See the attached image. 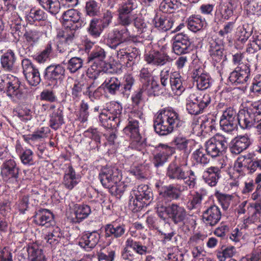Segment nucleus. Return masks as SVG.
Instances as JSON below:
<instances>
[{
	"label": "nucleus",
	"instance_id": "obj_1",
	"mask_svg": "<svg viewBox=\"0 0 261 261\" xmlns=\"http://www.w3.org/2000/svg\"><path fill=\"white\" fill-rule=\"evenodd\" d=\"M178 114L171 109L159 111L154 116L153 127L154 131L160 136L171 134L175 127L181 125Z\"/></svg>",
	"mask_w": 261,
	"mask_h": 261
},
{
	"label": "nucleus",
	"instance_id": "obj_2",
	"mask_svg": "<svg viewBox=\"0 0 261 261\" xmlns=\"http://www.w3.org/2000/svg\"><path fill=\"white\" fill-rule=\"evenodd\" d=\"M99 178L102 185L109 189L113 195H120L125 191L126 185L120 181L119 170L114 167H103L99 173Z\"/></svg>",
	"mask_w": 261,
	"mask_h": 261
},
{
	"label": "nucleus",
	"instance_id": "obj_3",
	"mask_svg": "<svg viewBox=\"0 0 261 261\" xmlns=\"http://www.w3.org/2000/svg\"><path fill=\"white\" fill-rule=\"evenodd\" d=\"M122 107L118 102H111L99 116L102 126L107 128L118 126L121 121Z\"/></svg>",
	"mask_w": 261,
	"mask_h": 261
},
{
	"label": "nucleus",
	"instance_id": "obj_4",
	"mask_svg": "<svg viewBox=\"0 0 261 261\" xmlns=\"http://www.w3.org/2000/svg\"><path fill=\"white\" fill-rule=\"evenodd\" d=\"M243 56L241 53H237L233 56V62L238 64L235 70L229 76V81L235 85L246 82L250 75V68L247 64L242 62Z\"/></svg>",
	"mask_w": 261,
	"mask_h": 261
},
{
	"label": "nucleus",
	"instance_id": "obj_5",
	"mask_svg": "<svg viewBox=\"0 0 261 261\" xmlns=\"http://www.w3.org/2000/svg\"><path fill=\"white\" fill-rule=\"evenodd\" d=\"M106 58V54L104 50L101 47H97L93 50L88 57L89 62H93L91 69H88V73L93 71V74L91 78L96 80L98 79H104L106 77L107 73L103 71L102 67L105 65L104 59Z\"/></svg>",
	"mask_w": 261,
	"mask_h": 261
},
{
	"label": "nucleus",
	"instance_id": "obj_6",
	"mask_svg": "<svg viewBox=\"0 0 261 261\" xmlns=\"http://www.w3.org/2000/svg\"><path fill=\"white\" fill-rule=\"evenodd\" d=\"M229 140L228 137L217 134L205 142V151L212 158L219 156L227 148Z\"/></svg>",
	"mask_w": 261,
	"mask_h": 261
},
{
	"label": "nucleus",
	"instance_id": "obj_7",
	"mask_svg": "<svg viewBox=\"0 0 261 261\" xmlns=\"http://www.w3.org/2000/svg\"><path fill=\"white\" fill-rule=\"evenodd\" d=\"M184 189H181L180 187H175L173 185L162 187L161 190L159 191V197L156 205V210H165L164 206L170 205V202L179 198L180 193Z\"/></svg>",
	"mask_w": 261,
	"mask_h": 261
},
{
	"label": "nucleus",
	"instance_id": "obj_8",
	"mask_svg": "<svg viewBox=\"0 0 261 261\" xmlns=\"http://www.w3.org/2000/svg\"><path fill=\"white\" fill-rule=\"evenodd\" d=\"M165 210L161 208L156 210L159 217L162 219H166L167 217L170 218L175 224L182 222L186 219L187 212L185 208L176 203H172L164 206Z\"/></svg>",
	"mask_w": 261,
	"mask_h": 261
},
{
	"label": "nucleus",
	"instance_id": "obj_9",
	"mask_svg": "<svg viewBox=\"0 0 261 261\" xmlns=\"http://www.w3.org/2000/svg\"><path fill=\"white\" fill-rule=\"evenodd\" d=\"M81 13L74 9L65 11L62 15L63 24L71 32H74L86 24V19L82 18Z\"/></svg>",
	"mask_w": 261,
	"mask_h": 261
},
{
	"label": "nucleus",
	"instance_id": "obj_10",
	"mask_svg": "<svg viewBox=\"0 0 261 261\" xmlns=\"http://www.w3.org/2000/svg\"><path fill=\"white\" fill-rule=\"evenodd\" d=\"M120 25L122 27L113 29L108 35L107 42L113 49H116L121 44L128 41L130 38L127 26Z\"/></svg>",
	"mask_w": 261,
	"mask_h": 261
},
{
	"label": "nucleus",
	"instance_id": "obj_11",
	"mask_svg": "<svg viewBox=\"0 0 261 261\" xmlns=\"http://www.w3.org/2000/svg\"><path fill=\"white\" fill-rule=\"evenodd\" d=\"M6 84L7 94L11 97L20 99L23 96V88L18 78L11 74L4 76L0 79V84Z\"/></svg>",
	"mask_w": 261,
	"mask_h": 261
},
{
	"label": "nucleus",
	"instance_id": "obj_12",
	"mask_svg": "<svg viewBox=\"0 0 261 261\" xmlns=\"http://www.w3.org/2000/svg\"><path fill=\"white\" fill-rule=\"evenodd\" d=\"M193 84L200 90H205L212 85L210 75L202 67H195L191 73Z\"/></svg>",
	"mask_w": 261,
	"mask_h": 261
},
{
	"label": "nucleus",
	"instance_id": "obj_13",
	"mask_svg": "<svg viewBox=\"0 0 261 261\" xmlns=\"http://www.w3.org/2000/svg\"><path fill=\"white\" fill-rule=\"evenodd\" d=\"M21 65L23 73L29 84L34 86L38 85L41 81L38 69L34 66L32 62L28 59H23Z\"/></svg>",
	"mask_w": 261,
	"mask_h": 261
},
{
	"label": "nucleus",
	"instance_id": "obj_14",
	"mask_svg": "<svg viewBox=\"0 0 261 261\" xmlns=\"http://www.w3.org/2000/svg\"><path fill=\"white\" fill-rule=\"evenodd\" d=\"M238 123L243 129H250L258 123L261 118L255 114L250 109L242 110L238 113Z\"/></svg>",
	"mask_w": 261,
	"mask_h": 261
},
{
	"label": "nucleus",
	"instance_id": "obj_15",
	"mask_svg": "<svg viewBox=\"0 0 261 261\" xmlns=\"http://www.w3.org/2000/svg\"><path fill=\"white\" fill-rule=\"evenodd\" d=\"M234 9L235 7L231 0L221 3L215 11L214 21L219 23L221 22L223 19L228 20L233 15Z\"/></svg>",
	"mask_w": 261,
	"mask_h": 261
},
{
	"label": "nucleus",
	"instance_id": "obj_16",
	"mask_svg": "<svg viewBox=\"0 0 261 261\" xmlns=\"http://www.w3.org/2000/svg\"><path fill=\"white\" fill-rule=\"evenodd\" d=\"M49 126L54 130H57L64 123L63 108H57L55 105L49 106Z\"/></svg>",
	"mask_w": 261,
	"mask_h": 261
},
{
	"label": "nucleus",
	"instance_id": "obj_17",
	"mask_svg": "<svg viewBox=\"0 0 261 261\" xmlns=\"http://www.w3.org/2000/svg\"><path fill=\"white\" fill-rule=\"evenodd\" d=\"M221 216L220 208L216 205H213L203 212L202 219L206 226H214L220 220Z\"/></svg>",
	"mask_w": 261,
	"mask_h": 261
},
{
	"label": "nucleus",
	"instance_id": "obj_18",
	"mask_svg": "<svg viewBox=\"0 0 261 261\" xmlns=\"http://www.w3.org/2000/svg\"><path fill=\"white\" fill-rule=\"evenodd\" d=\"M250 144V139L248 135L237 136L231 142L230 151L233 154L238 155L246 150Z\"/></svg>",
	"mask_w": 261,
	"mask_h": 261
},
{
	"label": "nucleus",
	"instance_id": "obj_19",
	"mask_svg": "<svg viewBox=\"0 0 261 261\" xmlns=\"http://www.w3.org/2000/svg\"><path fill=\"white\" fill-rule=\"evenodd\" d=\"M158 149L159 152L154 155L153 159V163L155 167L163 165L174 152L173 148L163 144H160L158 146Z\"/></svg>",
	"mask_w": 261,
	"mask_h": 261
},
{
	"label": "nucleus",
	"instance_id": "obj_20",
	"mask_svg": "<svg viewBox=\"0 0 261 261\" xmlns=\"http://www.w3.org/2000/svg\"><path fill=\"white\" fill-rule=\"evenodd\" d=\"M65 74V69L60 64L51 65L45 70L44 78L49 83L56 84L58 80L62 79Z\"/></svg>",
	"mask_w": 261,
	"mask_h": 261
},
{
	"label": "nucleus",
	"instance_id": "obj_21",
	"mask_svg": "<svg viewBox=\"0 0 261 261\" xmlns=\"http://www.w3.org/2000/svg\"><path fill=\"white\" fill-rule=\"evenodd\" d=\"M100 239V234L96 231L87 232L81 238L79 244L86 251H90L97 244Z\"/></svg>",
	"mask_w": 261,
	"mask_h": 261
},
{
	"label": "nucleus",
	"instance_id": "obj_22",
	"mask_svg": "<svg viewBox=\"0 0 261 261\" xmlns=\"http://www.w3.org/2000/svg\"><path fill=\"white\" fill-rule=\"evenodd\" d=\"M166 176L170 179L177 180H185L188 177L184 167L178 165L175 161L169 164L166 170Z\"/></svg>",
	"mask_w": 261,
	"mask_h": 261
},
{
	"label": "nucleus",
	"instance_id": "obj_23",
	"mask_svg": "<svg viewBox=\"0 0 261 261\" xmlns=\"http://www.w3.org/2000/svg\"><path fill=\"white\" fill-rule=\"evenodd\" d=\"M33 222L40 226L48 227L54 224L53 214L47 209H40L33 216Z\"/></svg>",
	"mask_w": 261,
	"mask_h": 261
},
{
	"label": "nucleus",
	"instance_id": "obj_24",
	"mask_svg": "<svg viewBox=\"0 0 261 261\" xmlns=\"http://www.w3.org/2000/svg\"><path fill=\"white\" fill-rule=\"evenodd\" d=\"M100 79L103 83L99 86L96 90H94L93 94L97 95V93L101 88H103L107 91L109 93L115 95L118 92L120 88L121 82L120 81L115 77H112L109 79Z\"/></svg>",
	"mask_w": 261,
	"mask_h": 261
},
{
	"label": "nucleus",
	"instance_id": "obj_25",
	"mask_svg": "<svg viewBox=\"0 0 261 261\" xmlns=\"http://www.w3.org/2000/svg\"><path fill=\"white\" fill-rule=\"evenodd\" d=\"M19 171L16 163L13 159L6 160L1 166V174L4 177L17 179Z\"/></svg>",
	"mask_w": 261,
	"mask_h": 261
},
{
	"label": "nucleus",
	"instance_id": "obj_26",
	"mask_svg": "<svg viewBox=\"0 0 261 261\" xmlns=\"http://www.w3.org/2000/svg\"><path fill=\"white\" fill-rule=\"evenodd\" d=\"M95 87L94 83L88 85H85L82 82H78L74 83L72 89V94L73 97H78L81 95L83 93L84 95H88L90 98L92 96H96V94H93V89Z\"/></svg>",
	"mask_w": 261,
	"mask_h": 261
},
{
	"label": "nucleus",
	"instance_id": "obj_27",
	"mask_svg": "<svg viewBox=\"0 0 261 261\" xmlns=\"http://www.w3.org/2000/svg\"><path fill=\"white\" fill-rule=\"evenodd\" d=\"M167 55L160 51L150 53L145 55V60L148 64L156 66H162L169 61Z\"/></svg>",
	"mask_w": 261,
	"mask_h": 261
},
{
	"label": "nucleus",
	"instance_id": "obj_28",
	"mask_svg": "<svg viewBox=\"0 0 261 261\" xmlns=\"http://www.w3.org/2000/svg\"><path fill=\"white\" fill-rule=\"evenodd\" d=\"M81 176L76 174L74 169L70 166L66 171L63 180V184L66 188L72 190L80 181Z\"/></svg>",
	"mask_w": 261,
	"mask_h": 261
},
{
	"label": "nucleus",
	"instance_id": "obj_29",
	"mask_svg": "<svg viewBox=\"0 0 261 261\" xmlns=\"http://www.w3.org/2000/svg\"><path fill=\"white\" fill-rule=\"evenodd\" d=\"M74 32H71L69 34H64L62 36L59 37V41L57 42V50L60 53H64L68 51L69 53L71 52V47L73 45L74 38ZM69 54L67 55L69 57Z\"/></svg>",
	"mask_w": 261,
	"mask_h": 261
},
{
	"label": "nucleus",
	"instance_id": "obj_30",
	"mask_svg": "<svg viewBox=\"0 0 261 261\" xmlns=\"http://www.w3.org/2000/svg\"><path fill=\"white\" fill-rule=\"evenodd\" d=\"M221 170L218 167H210L203 173L204 181L211 187L215 186L220 178Z\"/></svg>",
	"mask_w": 261,
	"mask_h": 261
},
{
	"label": "nucleus",
	"instance_id": "obj_31",
	"mask_svg": "<svg viewBox=\"0 0 261 261\" xmlns=\"http://www.w3.org/2000/svg\"><path fill=\"white\" fill-rule=\"evenodd\" d=\"M185 81L179 73L174 72L170 78V85L173 93L180 95L185 90Z\"/></svg>",
	"mask_w": 261,
	"mask_h": 261
},
{
	"label": "nucleus",
	"instance_id": "obj_32",
	"mask_svg": "<svg viewBox=\"0 0 261 261\" xmlns=\"http://www.w3.org/2000/svg\"><path fill=\"white\" fill-rule=\"evenodd\" d=\"M105 229L106 237L119 238L125 234L126 226L124 224H108L106 225Z\"/></svg>",
	"mask_w": 261,
	"mask_h": 261
},
{
	"label": "nucleus",
	"instance_id": "obj_33",
	"mask_svg": "<svg viewBox=\"0 0 261 261\" xmlns=\"http://www.w3.org/2000/svg\"><path fill=\"white\" fill-rule=\"evenodd\" d=\"M91 213L90 207L86 204H75L74 207V217L72 221L74 223H80L87 218Z\"/></svg>",
	"mask_w": 261,
	"mask_h": 261
},
{
	"label": "nucleus",
	"instance_id": "obj_34",
	"mask_svg": "<svg viewBox=\"0 0 261 261\" xmlns=\"http://www.w3.org/2000/svg\"><path fill=\"white\" fill-rule=\"evenodd\" d=\"M16 60V57L14 52L11 49L8 50L1 56V63L2 67L7 71L12 70Z\"/></svg>",
	"mask_w": 261,
	"mask_h": 261
},
{
	"label": "nucleus",
	"instance_id": "obj_35",
	"mask_svg": "<svg viewBox=\"0 0 261 261\" xmlns=\"http://www.w3.org/2000/svg\"><path fill=\"white\" fill-rule=\"evenodd\" d=\"M154 25L159 30L166 32L170 30L173 26V19L168 15L156 16L154 18Z\"/></svg>",
	"mask_w": 261,
	"mask_h": 261
},
{
	"label": "nucleus",
	"instance_id": "obj_36",
	"mask_svg": "<svg viewBox=\"0 0 261 261\" xmlns=\"http://www.w3.org/2000/svg\"><path fill=\"white\" fill-rule=\"evenodd\" d=\"M188 28L193 32H197L206 26L204 18L200 15H192L187 20Z\"/></svg>",
	"mask_w": 261,
	"mask_h": 261
},
{
	"label": "nucleus",
	"instance_id": "obj_37",
	"mask_svg": "<svg viewBox=\"0 0 261 261\" xmlns=\"http://www.w3.org/2000/svg\"><path fill=\"white\" fill-rule=\"evenodd\" d=\"M131 195L137 196L139 199L145 201L146 203L147 201H150L153 198V193L151 189L145 185L139 186L137 190H133L132 191Z\"/></svg>",
	"mask_w": 261,
	"mask_h": 261
},
{
	"label": "nucleus",
	"instance_id": "obj_38",
	"mask_svg": "<svg viewBox=\"0 0 261 261\" xmlns=\"http://www.w3.org/2000/svg\"><path fill=\"white\" fill-rule=\"evenodd\" d=\"M197 98L198 97L196 95H192L191 93H189L186 98V109L190 114L198 115L202 113L203 111L197 101Z\"/></svg>",
	"mask_w": 261,
	"mask_h": 261
},
{
	"label": "nucleus",
	"instance_id": "obj_39",
	"mask_svg": "<svg viewBox=\"0 0 261 261\" xmlns=\"http://www.w3.org/2000/svg\"><path fill=\"white\" fill-rule=\"evenodd\" d=\"M20 145H17L16 150L19 153L21 162L25 166H30L34 165L35 162L33 158V152L29 149L21 150Z\"/></svg>",
	"mask_w": 261,
	"mask_h": 261
},
{
	"label": "nucleus",
	"instance_id": "obj_40",
	"mask_svg": "<svg viewBox=\"0 0 261 261\" xmlns=\"http://www.w3.org/2000/svg\"><path fill=\"white\" fill-rule=\"evenodd\" d=\"M173 142L177 149L184 151L187 154L190 152V148L193 144L192 140L188 139L181 135L175 137Z\"/></svg>",
	"mask_w": 261,
	"mask_h": 261
},
{
	"label": "nucleus",
	"instance_id": "obj_41",
	"mask_svg": "<svg viewBox=\"0 0 261 261\" xmlns=\"http://www.w3.org/2000/svg\"><path fill=\"white\" fill-rule=\"evenodd\" d=\"M210 54L213 61L220 62L223 57V47L222 44L213 41L211 43Z\"/></svg>",
	"mask_w": 261,
	"mask_h": 261
},
{
	"label": "nucleus",
	"instance_id": "obj_42",
	"mask_svg": "<svg viewBox=\"0 0 261 261\" xmlns=\"http://www.w3.org/2000/svg\"><path fill=\"white\" fill-rule=\"evenodd\" d=\"M42 35V32L37 29L27 31L23 35L26 43L30 46H34L37 43Z\"/></svg>",
	"mask_w": 261,
	"mask_h": 261
},
{
	"label": "nucleus",
	"instance_id": "obj_43",
	"mask_svg": "<svg viewBox=\"0 0 261 261\" xmlns=\"http://www.w3.org/2000/svg\"><path fill=\"white\" fill-rule=\"evenodd\" d=\"M128 123L124 128V133L129 137H139V121L128 118Z\"/></svg>",
	"mask_w": 261,
	"mask_h": 261
},
{
	"label": "nucleus",
	"instance_id": "obj_44",
	"mask_svg": "<svg viewBox=\"0 0 261 261\" xmlns=\"http://www.w3.org/2000/svg\"><path fill=\"white\" fill-rule=\"evenodd\" d=\"M40 5L52 14H57L60 9L59 0H38Z\"/></svg>",
	"mask_w": 261,
	"mask_h": 261
},
{
	"label": "nucleus",
	"instance_id": "obj_45",
	"mask_svg": "<svg viewBox=\"0 0 261 261\" xmlns=\"http://www.w3.org/2000/svg\"><path fill=\"white\" fill-rule=\"evenodd\" d=\"M126 247L132 249L136 253L140 255H144L147 253L148 248L142 245V243L134 240L131 238H128L125 242Z\"/></svg>",
	"mask_w": 261,
	"mask_h": 261
},
{
	"label": "nucleus",
	"instance_id": "obj_46",
	"mask_svg": "<svg viewBox=\"0 0 261 261\" xmlns=\"http://www.w3.org/2000/svg\"><path fill=\"white\" fill-rule=\"evenodd\" d=\"M27 251L30 261H45L42 250L37 246L35 245L29 246Z\"/></svg>",
	"mask_w": 261,
	"mask_h": 261
},
{
	"label": "nucleus",
	"instance_id": "obj_47",
	"mask_svg": "<svg viewBox=\"0 0 261 261\" xmlns=\"http://www.w3.org/2000/svg\"><path fill=\"white\" fill-rule=\"evenodd\" d=\"M206 195L205 190L200 189L196 192L193 195L192 199L188 202V207L189 210L197 208L201 203L204 197Z\"/></svg>",
	"mask_w": 261,
	"mask_h": 261
},
{
	"label": "nucleus",
	"instance_id": "obj_48",
	"mask_svg": "<svg viewBox=\"0 0 261 261\" xmlns=\"http://www.w3.org/2000/svg\"><path fill=\"white\" fill-rule=\"evenodd\" d=\"M115 256V250L111 248H103L97 253L98 261H114Z\"/></svg>",
	"mask_w": 261,
	"mask_h": 261
},
{
	"label": "nucleus",
	"instance_id": "obj_49",
	"mask_svg": "<svg viewBox=\"0 0 261 261\" xmlns=\"http://www.w3.org/2000/svg\"><path fill=\"white\" fill-rule=\"evenodd\" d=\"M205 149L200 147L196 149L192 153V157L193 160L197 164L205 165L209 161L210 159L208 158V154L205 153Z\"/></svg>",
	"mask_w": 261,
	"mask_h": 261
},
{
	"label": "nucleus",
	"instance_id": "obj_50",
	"mask_svg": "<svg viewBox=\"0 0 261 261\" xmlns=\"http://www.w3.org/2000/svg\"><path fill=\"white\" fill-rule=\"evenodd\" d=\"M103 30L99 22V19L94 18L91 20L88 31L91 36L94 37H98Z\"/></svg>",
	"mask_w": 261,
	"mask_h": 261
},
{
	"label": "nucleus",
	"instance_id": "obj_51",
	"mask_svg": "<svg viewBox=\"0 0 261 261\" xmlns=\"http://www.w3.org/2000/svg\"><path fill=\"white\" fill-rule=\"evenodd\" d=\"M83 60L80 57H71L68 61L67 69L70 72L74 73L83 67Z\"/></svg>",
	"mask_w": 261,
	"mask_h": 261
},
{
	"label": "nucleus",
	"instance_id": "obj_52",
	"mask_svg": "<svg viewBox=\"0 0 261 261\" xmlns=\"http://www.w3.org/2000/svg\"><path fill=\"white\" fill-rule=\"evenodd\" d=\"M238 123V120H232L220 119V126L221 129L225 132L229 133L234 130Z\"/></svg>",
	"mask_w": 261,
	"mask_h": 261
},
{
	"label": "nucleus",
	"instance_id": "obj_53",
	"mask_svg": "<svg viewBox=\"0 0 261 261\" xmlns=\"http://www.w3.org/2000/svg\"><path fill=\"white\" fill-rule=\"evenodd\" d=\"M145 204H147L145 201L139 199L137 196L131 195V198L129 201V208L134 212H137L143 207Z\"/></svg>",
	"mask_w": 261,
	"mask_h": 261
},
{
	"label": "nucleus",
	"instance_id": "obj_54",
	"mask_svg": "<svg viewBox=\"0 0 261 261\" xmlns=\"http://www.w3.org/2000/svg\"><path fill=\"white\" fill-rule=\"evenodd\" d=\"M159 89V85L154 80H152L150 83V82L145 83L142 86V90L149 96L155 95V92Z\"/></svg>",
	"mask_w": 261,
	"mask_h": 261
},
{
	"label": "nucleus",
	"instance_id": "obj_55",
	"mask_svg": "<svg viewBox=\"0 0 261 261\" xmlns=\"http://www.w3.org/2000/svg\"><path fill=\"white\" fill-rule=\"evenodd\" d=\"M236 248L233 246H228L222 251L217 253V256L219 261H225L227 258L232 257L236 253Z\"/></svg>",
	"mask_w": 261,
	"mask_h": 261
},
{
	"label": "nucleus",
	"instance_id": "obj_56",
	"mask_svg": "<svg viewBox=\"0 0 261 261\" xmlns=\"http://www.w3.org/2000/svg\"><path fill=\"white\" fill-rule=\"evenodd\" d=\"M191 93L192 95H196L197 96L198 98L196 100L203 110L210 103L211 98L208 94L205 93L202 94L197 91H194Z\"/></svg>",
	"mask_w": 261,
	"mask_h": 261
},
{
	"label": "nucleus",
	"instance_id": "obj_57",
	"mask_svg": "<svg viewBox=\"0 0 261 261\" xmlns=\"http://www.w3.org/2000/svg\"><path fill=\"white\" fill-rule=\"evenodd\" d=\"M46 18V15L45 13L40 9H32L28 15V18L30 21L31 20L30 18L32 19L33 21H40L45 19Z\"/></svg>",
	"mask_w": 261,
	"mask_h": 261
},
{
	"label": "nucleus",
	"instance_id": "obj_58",
	"mask_svg": "<svg viewBox=\"0 0 261 261\" xmlns=\"http://www.w3.org/2000/svg\"><path fill=\"white\" fill-rule=\"evenodd\" d=\"M234 21H229L226 22L223 28L218 32V35L223 38H228V35L231 34L233 31L234 25Z\"/></svg>",
	"mask_w": 261,
	"mask_h": 261
},
{
	"label": "nucleus",
	"instance_id": "obj_59",
	"mask_svg": "<svg viewBox=\"0 0 261 261\" xmlns=\"http://www.w3.org/2000/svg\"><path fill=\"white\" fill-rule=\"evenodd\" d=\"M172 49L175 54L181 55L189 53L190 51V46H186L185 44L173 41Z\"/></svg>",
	"mask_w": 261,
	"mask_h": 261
},
{
	"label": "nucleus",
	"instance_id": "obj_60",
	"mask_svg": "<svg viewBox=\"0 0 261 261\" xmlns=\"http://www.w3.org/2000/svg\"><path fill=\"white\" fill-rule=\"evenodd\" d=\"M123 80L124 91H123V93L129 95L132 87L134 84L135 79L131 74H128L124 75Z\"/></svg>",
	"mask_w": 261,
	"mask_h": 261
},
{
	"label": "nucleus",
	"instance_id": "obj_61",
	"mask_svg": "<svg viewBox=\"0 0 261 261\" xmlns=\"http://www.w3.org/2000/svg\"><path fill=\"white\" fill-rule=\"evenodd\" d=\"M51 50V44H48L45 49L36 57V61L40 63L45 62L48 59Z\"/></svg>",
	"mask_w": 261,
	"mask_h": 261
},
{
	"label": "nucleus",
	"instance_id": "obj_62",
	"mask_svg": "<svg viewBox=\"0 0 261 261\" xmlns=\"http://www.w3.org/2000/svg\"><path fill=\"white\" fill-rule=\"evenodd\" d=\"M86 10L89 16H95L97 14L98 10L97 3L93 0L87 2L86 4Z\"/></svg>",
	"mask_w": 261,
	"mask_h": 261
},
{
	"label": "nucleus",
	"instance_id": "obj_63",
	"mask_svg": "<svg viewBox=\"0 0 261 261\" xmlns=\"http://www.w3.org/2000/svg\"><path fill=\"white\" fill-rule=\"evenodd\" d=\"M251 35V32L246 30L244 27H239L237 32L238 40L241 43L245 42Z\"/></svg>",
	"mask_w": 261,
	"mask_h": 261
},
{
	"label": "nucleus",
	"instance_id": "obj_64",
	"mask_svg": "<svg viewBox=\"0 0 261 261\" xmlns=\"http://www.w3.org/2000/svg\"><path fill=\"white\" fill-rule=\"evenodd\" d=\"M113 17V14L110 11L107 10L103 13V17L99 19L101 27L103 30L110 25L112 22Z\"/></svg>",
	"mask_w": 261,
	"mask_h": 261
}]
</instances>
